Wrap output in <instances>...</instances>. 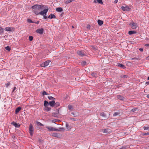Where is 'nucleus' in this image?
<instances>
[{"mask_svg":"<svg viewBox=\"0 0 149 149\" xmlns=\"http://www.w3.org/2000/svg\"><path fill=\"white\" fill-rule=\"evenodd\" d=\"M44 8V6L43 5H40L37 4H36L31 7V8L33 9V12L36 15H38L37 14L36 12L38 13H39V11L41 10H42Z\"/></svg>","mask_w":149,"mask_h":149,"instance_id":"obj_1","label":"nucleus"},{"mask_svg":"<svg viewBox=\"0 0 149 149\" xmlns=\"http://www.w3.org/2000/svg\"><path fill=\"white\" fill-rule=\"evenodd\" d=\"M46 8L44 9L43 11H42L39 12V13H38L36 12L37 14V15H40L43 16V19H46L47 20V18H48L46 16L47 13L49 8L48 6H46L45 7Z\"/></svg>","mask_w":149,"mask_h":149,"instance_id":"obj_2","label":"nucleus"},{"mask_svg":"<svg viewBox=\"0 0 149 149\" xmlns=\"http://www.w3.org/2000/svg\"><path fill=\"white\" fill-rule=\"evenodd\" d=\"M34 128L32 125L30 124L29 127V133L32 136L33 134Z\"/></svg>","mask_w":149,"mask_h":149,"instance_id":"obj_3","label":"nucleus"},{"mask_svg":"<svg viewBox=\"0 0 149 149\" xmlns=\"http://www.w3.org/2000/svg\"><path fill=\"white\" fill-rule=\"evenodd\" d=\"M50 62V61H46L45 62L42 63L41 64V67H45L48 66Z\"/></svg>","mask_w":149,"mask_h":149,"instance_id":"obj_4","label":"nucleus"},{"mask_svg":"<svg viewBox=\"0 0 149 149\" xmlns=\"http://www.w3.org/2000/svg\"><path fill=\"white\" fill-rule=\"evenodd\" d=\"M121 9L123 11H128L130 10V8L128 6H122L121 7Z\"/></svg>","mask_w":149,"mask_h":149,"instance_id":"obj_5","label":"nucleus"},{"mask_svg":"<svg viewBox=\"0 0 149 149\" xmlns=\"http://www.w3.org/2000/svg\"><path fill=\"white\" fill-rule=\"evenodd\" d=\"M102 131L103 133H106L107 134L110 133L111 132V130L108 128L102 130Z\"/></svg>","mask_w":149,"mask_h":149,"instance_id":"obj_6","label":"nucleus"},{"mask_svg":"<svg viewBox=\"0 0 149 149\" xmlns=\"http://www.w3.org/2000/svg\"><path fill=\"white\" fill-rule=\"evenodd\" d=\"M4 30L7 31H14V28L12 27H6L5 28Z\"/></svg>","mask_w":149,"mask_h":149,"instance_id":"obj_7","label":"nucleus"},{"mask_svg":"<svg viewBox=\"0 0 149 149\" xmlns=\"http://www.w3.org/2000/svg\"><path fill=\"white\" fill-rule=\"evenodd\" d=\"M44 29L42 28L36 30V32L40 35L42 34L43 33Z\"/></svg>","mask_w":149,"mask_h":149,"instance_id":"obj_8","label":"nucleus"},{"mask_svg":"<svg viewBox=\"0 0 149 149\" xmlns=\"http://www.w3.org/2000/svg\"><path fill=\"white\" fill-rule=\"evenodd\" d=\"M78 54L80 56L83 57L85 55L84 52V51H79L77 52Z\"/></svg>","mask_w":149,"mask_h":149,"instance_id":"obj_9","label":"nucleus"},{"mask_svg":"<svg viewBox=\"0 0 149 149\" xmlns=\"http://www.w3.org/2000/svg\"><path fill=\"white\" fill-rule=\"evenodd\" d=\"M46 128L49 130L52 131H57L58 130V129H56L52 127H47Z\"/></svg>","mask_w":149,"mask_h":149,"instance_id":"obj_10","label":"nucleus"},{"mask_svg":"<svg viewBox=\"0 0 149 149\" xmlns=\"http://www.w3.org/2000/svg\"><path fill=\"white\" fill-rule=\"evenodd\" d=\"M130 25L131 26L132 28L133 29H135L137 27V24L134 22L130 24Z\"/></svg>","mask_w":149,"mask_h":149,"instance_id":"obj_11","label":"nucleus"},{"mask_svg":"<svg viewBox=\"0 0 149 149\" xmlns=\"http://www.w3.org/2000/svg\"><path fill=\"white\" fill-rule=\"evenodd\" d=\"M11 124L13 125L16 127H19L20 126V124L19 123H17L14 121H13L11 122Z\"/></svg>","mask_w":149,"mask_h":149,"instance_id":"obj_12","label":"nucleus"},{"mask_svg":"<svg viewBox=\"0 0 149 149\" xmlns=\"http://www.w3.org/2000/svg\"><path fill=\"white\" fill-rule=\"evenodd\" d=\"M49 105L51 107H53L55 106V100L50 101L49 102Z\"/></svg>","mask_w":149,"mask_h":149,"instance_id":"obj_13","label":"nucleus"},{"mask_svg":"<svg viewBox=\"0 0 149 149\" xmlns=\"http://www.w3.org/2000/svg\"><path fill=\"white\" fill-rule=\"evenodd\" d=\"M56 113H54L53 115L54 117H58L59 116V110L58 109H56Z\"/></svg>","mask_w":149,"mask_h":149,"instance_id":"obj_14","label":"nucleus"},{"mask_svg":"<svg viewBox=\"0 0 149 149\" xmlns=\"http://www.w3.org/2000/svg\"><path fill=\"white\" fill-rule=\"evenodd\" d=\"M47 18L49 19H52L53 18L55 19L56 17L54 14H51L47 17Z\"/></svg>","mask_w":149,"mask_h":149,"instance_id":"obj_15","label":"nucleus"},{"mask_svg":"<svg viewBox=\"0 0 149 149\" xmlns=\"http://www.w3.org/2000/svg\"><path fill=\"white\" fill-rule=\"evenodd\" d=\"M117 97L119 100L122 101H123L125 99L124 97L121 95H118L117 96Z\"/></svg>","mask_w":149,"mask_h":149,"instance_id":"obj_16","label":"nucleus"},{"mask_svg":"<svg viewBox=\"0 0 149 149\" xmlns=\"http://www.w3.org/2000/svg\"><path fill=\"white\" fill-rule=\"evenodd\" d=\"M22 108L21 107H18L15 109V114H17L18 113L19 111L21 110Z\"/></svg>","mask_w":149,"mask_h":149,"instance_id":"obj_17","label":"nucleus"},{"mask_svg":"<svg viewBox=\"0 0 149 149\" xmlns=\"http://www.w3.org/2000/svg\"><path fill=\"white\" fill-rule=\"evenodd\" d=\"M91 75L93 77H97L98 76L97 72H94L91 73Z\"/></svg>","mask_w":149,"mask_h":149,"instance_id":"obj_18","label":"nucleus"},{"mask_svg":"<svg viewBox=\"0 0 149 149\" xmlns=\"http://www.w3.org/2000/svg\"><path fill=\"white\" fill-rule=\"evenodd\" d=\"M60 134L58 133H54L52 134V136L54 137L58 138L60 137Z\"/></svg>","mask_w":149,"mask_h":149,"instance_id":"obj_19","label":"nucleus"},{"mask_svg":"<svg viewBox=\"0 0 149 149\" xmlns=\"http://www.w3.org/2000/svg\"><path fill=\"white\" fill-rule=\"evenodd\" d=\"M100 115L101 116L103 117L105 120L108 118L104 112L101 113Z\"/></svg>","mask_w":149,"mask_h":149,"instance_id":"obj_20","label":"nucleus"},{"mask_svg":"<svg viewBox=\"0 0 149 149\" xmlns=\"http://www.w3.org/2000/svg\"><path fill=\"white\" fill-rule=\"evenodd\" d=\"M63 10V9L61 7H58L56 8V11L58 12H61Z\"/></svg>","mask_w":149,"mask_h":149,"instance_id":"obj_21","label":"nucleus"},{"mask_svg":"<svg viewBox=\"0 0 149 149\" xmlns=\"http://www.w3.org/2000/svg\"><path fill=\"white\" fill-rule=\"evenodd\" d=\"M4 29L0 26V35H1L4 33Z\"/></svg>","mask_w":149,"mask_h":149,"instance_id":"obj_22","label":"nucleus"},{"mask_svg":"<svg viewBox=\"0 0 149 149\" xmlns=\"http://www.w3.org/2000/svg\"><path fill=\"white\" fill-rule=\"evenodd\" d=\"M97 23L100 26L103 24L104 22L103 21L99 19L97 21Z\"/></svg>","mask_w":149,"mask_h":149,"instance_id":"obj_23","label":"nucleus"},{"mask_svg":"<svg viewBox=\"0 0 149 149\" xmlns=\"http://www.w3.org/2000/svg\"><path fill=\"white\" fill-rule=\"evenodd\" d=\"M136 33V32L133 31H130L128 32V34L129 35H132L134 34H135Z\"/></svg>","mask_w":149,"mask_h":149,"instance_id":"obj_24","label":"nucleus"},{"mask_svg":"<svg viewBox=\"0 0 149 149\" xmlns=\"http://www.w3.org/2000/svg\"><path fill=\"white\" fill-rule=\"evenodd\" d=\"M47 97L49 100H51L53 101L56 100V99L55 98L51 96H48Z\"/></svg>","mask_w":149,"mask_h":149,"instance_id":"obj_25","label":"nucleus"},{"mask_svg":"<svg viewBox=\"0 0 149 149\" xmlns=\"http://www.w3.org/2000/svg\"><path fill=\"white\" fill-rule=\"evenodd\" d=\"M118 66L120 67H121L123 69H125L126 68L125 66L122 64L118 63Z\"/></svg>","mask_w":149,"mask_h":149,"instance_id":"obj_26","label":"nucleus"},{"mask_svg":"<svg viewBox=\"0 0 149 149\" xmlns=\"http://www.w3.org/2000/svg\"><path fill=\"white\" fill-rule=\"evenodd\" d=\"M48 105H49V102H48L47 101L45 100L44 103V106L45 107H47L48 106Z\"/></svg>","mask_w":149,"mask_h":149,"instance_id":"obj_27","label":"nucleus"},{"mask_svg":"<svg viewBox=\"0 0 149 149\" xmlns=\"http://www.w3.org/2000/svg\"><path fill=\"white\" fill-rule=\"evenodd\" d=\"M120 77L122 78L125 79L128 77V76L126 75L122 74L120 75Z\"/></svg>","mask_w":149,"mask_h":149,"instance_id":"obj_28","label":"nucleus"},{"mask_svg":"<svg viewBox=\"0 0 149 149\" xmlns=\"http://www.w3.org/2000/svg\"><path fill=\"white\" fill-rule=\"evenodd\" d=\"M36 124L38 126H43L44 125L40 122L37 121L36 122Z\"/></svg>","mask_w":149,"mask_h":149,"instance_id":"obj_29","label":"nucleus"},{"mask_svg":"<svg viewBox=\"0 0 149 149\" xmlns=\"http://www.w3.org/2000/svg\"><path fill=\"white\" fill-rule=\"evenodd\" d=\"M137 109V108H133L130 111V112H135V111H136Z\"/></svg>","mask_w":149,"mask_h":149,"instance_id":"obj_30","label":"nucleus"},{"mask_svg":"<svg viewBox=\"0 0 149 149\" xmlns=\"http://www.w3.org/2000/svg\"><path fill=\"white\" fill-rule=\"evenodd\" d=\"M60 105V103L59 102H57L56 103L55 102V105L56 107H57L59 106Z\"/></svg>","mask_w":149,"mask_h":149,"instance_id":"obj_31","label":"nucleus"},{"mask_svg":"<svg viewBox=\"0 0 149 149\" xmlns=\"http://www.w3.org/2000/svg\"><path fill=\"white\" fill-rule=\"evenodd\" d=\"M5 49L6 50L8 51H10L11 50L9 46H7L5 47Z\"/></svg>","mask_w":149,"mask_h":149,"instance_id":"obj_32","label":"nucleus"},{"mask_svg":"<svg viewBox=\"0 0 149 149\" xmlns=\"http://www.w3.org/2000/svg\"><path fill=\"white\" fill-rule=\"evenodd\" d=\"M51 109V108L50 107H46L45 110V111H50Z\"/></svg>","mask_w":149,"mask_h":149,"instance_id":"obj_33","label":"nucleus"},{"mask_svg":"<svg viewBox=\"0 0 149 149\" xmlns=\"http://www.w3.org/2000/svg\"><path fill=\"white\" fill-rule=\"evenodd\" d=\"M68 109L69 110H71V109L73 108L72 106L71 105L69 104L68 106Z\"/></svg>","mask_w":149,"mask_h":149,"instance_id":"obj_34","label":"nucleus"},{"mask_svg":"<svg viewBox=\"0 0 149 149\" xmlns=\"http://www.w3.org/2000/svg\"><path fill=\"white\" fill-rule=\"evenodd\" d=\"M64 129L63 127L59 128V129H58V130L57 131H64Z\"/></svg>","mask_w":149,"mask_h":149,"instance_id":"obj_35","label":"nucleus"},{"mask_svg":"<svg viewBox=\"0 0 149 149\" xmlns=\"http://www.w3.org/2000/svg\"><path fill=\"white\" fill-rule=\"evenodd\" d=\"M120 113L119 112H115L113 113V116H116L117 115H119Z\"/></svg>","mask_w":149,"mask_h":149,"instance_id":"obj_36","label":"nucleus"},{"mask_svg":"<svg viewBox=\"0 0 149 149\" xmlns=\"http://www.w3.org/2000/svg\"><path fill=\"white\" fill-rule=\"evenodd\" d=\"M70 120H72L74 121H77V120H78L77 119H76V118H70Z\"/></svg>","mask_w":149,"mask_h":149,"instance_id":"obj_37","label":"nucleus"},{"mask_svg":"<svg viewBox=\"0 0 149 149\" xmlns=\"http://www.w3.org/2000/svg\"><path fill=\"white\" fill-rule=\"evenodd\" d=\"M143 129L144 130H149V126L148 127H143Z\"/></svg>","mask_w":149,"mask_h":149,"instance_id":"obj_38","label":"nucleus"},{"mask_svg":"<svg viewBox=\"0 0 149 149\" xmlns=\"http://www.w3.org/2000/svg\"><path fill=\"white\" fill-rule=\"evenodd\" d=\"M27 21L29 23H33L34 22L33 21L31 20L30 19H28Z\"/></svg>","mask_w":149,"mask_h":149,"instance_id":"obj_39","label":"nucleus"},{"mask_svg":"<svg viewBox=\"0 0 149 149\" xmlns=\"http://www.w3.org/2000/svg\"><path fill=\"white\" fill-rule=\"evenodd\" d=\"M142 136H143L145 135H149V132L147 133H143L142 134Z\"/></svg>","mask_w":149,"mask_h":149,"instance_id":"obj_40","label":"nucleus"},{"mask_svg":"<svg viewBox=\"0 0 149 149\" xmlns=\"http://www.w3.org/2000/svg\"><path fill=\"white\" fill-rule=\"evenodd\" d=\"M42 95H48L49 94L47 93V92L45 91H44L42 93Z\"/></svg>","mask_w":149,"mask_h":149,"instance_id":"obj_41","label":"nucleus"},{"mask_svg":"<svg viewBox=\"0 0 149 149\" xmlns=\"http://www.w3.org/2000/svg\"><path fill=\"white\" fill-rule=\"evenodd\" d=\"M73 0H67L66 2L67 4L69 3L72 1Z\"/></svg>","mask_w":149,"mask_h":149,"instance_id":"obj_42","label":"nucleus"},{"mask_svg":"<svg viewBox=\"0 0 149 149\" xmlns=\"http://www.w3.org/2000/svg\"><path fill=\"white\" fill-rule=\"evenodd\" d=\"M29 39L30 41H31L33 40V37L32 36H30L29 37Z\"/></svg>","mask_w":149,"mask_h":149,"instance_id":"obj_43","label":"nucleus"},{"mask_svg":"<svg viewBox=\"0 0 149 149\" xmlns=\"http://www.w3.org/2000/svg\"><path fill=\"white\" fill-rule=\"evenodd\" d=\"M97 1L99 3H103L102 0H97Z\"/></svg>","mask_w":149,"mask_h":149,"instance_id":"obj_44","label":"nucleus"},{"mask_svg":"<svg viewBox=\"0 0 149 149\" xmlns=\"http://www.w3.org/2000/svg\"><path fill=\"white\" fill-rule=\"evenodd\" d=\"M91 26L90 25L88 24L86 28L88 29H91Z\"/></svg>","mask_w":149,"mask_h":149,"instance_id":"obj_45","label":"nucleus"},{"mask_svg":"<svg viewBox=\"0 0 149 149\" xmlns=\"http://www.w3.org/2000/svg\"><path fill=\"white\" fill-rule=\"evenodd\" d=\"M71 114L73 115L74 117H76L77 116V115H76L74 112H72Z\"/></svg>","mask_w":149,"mask_h":149,"instance_id":"obj_46","label":"nucleus"},{"mask_svg":"<svg viewBox=\"0 0 149 149\" xmlns=\"http://www.w3.org/2000/svg\"><path fill=\"white\" fill-rule=\"evenodd\" d=\"M86 63V61H82L81 62V64L83 65H85Z\"/></svg>","mask_w":149,"mask_h":149,"instance_id":"obj_47","label":"nucleus"},{"mask_svg":"<svg viewBox=\"0 0 149 149\" xmlns=\"http://www.w3.org/2000/svg\"><path fill=\"white\" fill-rule=\"evenodd\" d=\"M10 82H8L7 84H6V87H8L10 85Z\"/></svg>","mask_w":149,"mask_h":149,"instance_id":"obj_48","label":"nucleus"},{"mask_svg":"<svg viewBox=\"0 0 149 149\" xmlns=\"http://www.w3.org/2000/svg\"><path fill=\"white\" fill-rule=\"evenodd\" d=\"M133 59H136V60H140V59H139L137 58H132V60H133Z\"/></svg>","mask_w":149,"mask_h":149,"instance_id":"obj_49","label":"nucleus"},{"mask_svg":"<svg viewBox=\"0 0 149 149\" xmlns=\"http://www.w3.org/2000/svg\"><path fill=\"white\" fill-rule=\"evenodd\" d=\"M69 127V125L68 123H66V127L68 129V127Z\"/></svg>","mask_w":149,"mask_h":149,"instance_id":"obj_50","label":"nucleus"},{"mask_svg":"<svg viewBox=\"0 0 149 149\" xmlns=\"http://www.w3.org/2000/svg\"><path fill=\"white\" fill-rule=\"evenodd\" d=\"M139 50L141 52H142L143 51V49L142 48H140L139 49Z\"/></svg>","mask_w":149,"mask_h":149,"instance_id":"obj_51","label":"nucleus"},{"mask_svg":"<svg viewBox=\"0 0 149 149\" xmlns=\"http://www.w3.org/2000/svg\"><path fill=\"white\" fill-rule=\"evenodd\" d=\"M39 22H40L39 21H38L36 22H34V23H35L36 24H38L39 23Z\"/></svg>","mask_w":149,"mask_h":149,"instance_id":"obj_52","label":"nucleus"},{"mask_svg":"<svg viewBox=\"0 0 149 149\" xmlns=\"http://www.w3.org/2000/svg\"><path fill=\"white\" fill-rule=\"evenodd\" d=\"M118 0H115L114 1V3H116L118 2Z\"/></svg>","mask_w":149,"mask_h":149,"instance_id":"obj_53","label":"nucleus"},{"mask_svg":"<svg viewBox=\"0 0 149 149\" xmlns=\"http://www.w3.org/2000/svg\"><path fill=\"white\" fill-rule=\"evenodd\" d=\"M38 142H42V140L41 139H38Z\"/></svg>","mask_w":149,"mask_h":149,"instance_id":"obj_54","label":"nucleus"},{"mask_svg":"<svg viewBox=\"0 0 149 149\" xmlns=\"http://www.w3.org/2000/svg\"><path fill=\"white\" fill-rule=\"evenodd\" d=\"M15 89H16V87H14L13 88V92Z\"/></svg>","mask_w":149,"mask_h":149,"instance_id":"obj_55","label":"nucleus"},{"mask_svg":"<svg viewBox=\"0 0 149 149\" xmlns=\"http://www.w3.org/2000/svg\"><path fill=\"white\" fill-rule=\"evenodd\" d=\"M146 84H147V85H149V81L146 82Z\"/></svg>","mask_w":149,"mask_h":149,"instance_id":"obj_56","label":"nucleus"},{"mask_svg":"<svg viewBox=\"0 0 149 149\" xmlns=\"http://www.w3.org/2000/svg\"><path fill=\"white\" fill-rule=\"evenodd\" d=\"M145 46H149V44H146L145 45Z\"/></svg>","mask_w":149,"mask_h":149,"instance_id":"obj_57","label":"nucleus"},{"mask_svg":"<svg viewBox=\"0 0 149 149\" xmlns=\"http://www.w3.org/2000/svg\"><path fill=\"white\" fill-rule=\"evenodd\" d=\"M56 121V120H52V122L55 123V122Z\"/></svg>","mask_w":149,"mask_h":149,"instance_id":"obj_58","label":"nucleus"},{"mask_svg":"<svg viewBox=\"0 0 149 149\" xmlns=\"http://www.w3.org/2000/svg\"><path fill=\"white\" fill-rule=\"evenodd\" d=\"M97 0H94V1H93V3H96L97 2Z\"/></svg>","mask_w":149,"mask_h":149,"instance_id":"obj_59","label":"nucleus"},{"mask_svg":"<svg viewBox=\"0 0 149 149\" xmlns=\"http://www.w3.org/2000/svg\"><path fill=\"white\" fill-rule=\"evenodd\" d=\"M119 149H125V148L122 147V148H120Z\"/></svg>","mask_w":149,"mask_h":149,"instance_id":"obj_60","label":"nucleus"},{"mask_svg":"<svg viewBox=\"0 0 149 149\" xmlns=\"http://www.w3.org/2000/svg\"><path fill=\"white\" fill-rule=\"evenodd\" d=\"M146 97H147V98H149V94H148V95H147L146 96Z\"/></svg>","mask_w":149,"mask_h":149,"instance_id":"obj_61","label":"nucleus"},{"mask_svg":"<svg viewBox=\"0 0 149 149\" xmlns=\"http://www.w3.org/2000/svg\"><path fill=\"white\" fill-rule=\"evenodd\" d=\"M149 81V77H148V79H147Z\"/></svg>","mask_w":149,"mask_h":149,"instance_id":"obj_62","label":"nucleus"},{"mask_svg":"<svg viewBox=\"0 0 149 149\" xmlns=\"http://www.w3.org/2000/svg\"><path fill=\"white\" fill-rule=\"evenodd\" d=\"M13 138L15 137V136H12Z\"/></svg>","mask_w":149,"mask_h":149,"instance_id":"obj_63","label":"nucleus"},{"mask_svg":"<svg viewBox=\"0 0 149 149\" xmlns=\"http://www.w3.org/2000/svg\"><path fill=\"white\" fill-rule=\"evenodd\" d=\"M13 138L15 137V136H12Z\"/></svg>","mask_w":149,"mask_h":149,"instance_id":"obj_64","label":"nucleus"}]
</instances>
